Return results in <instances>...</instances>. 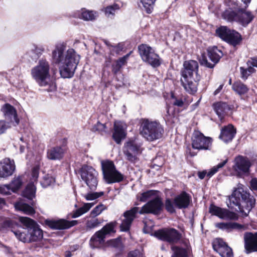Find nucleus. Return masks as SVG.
I'll list each match as a JSON object with an SVG mask.
<instances>
[{
  "instance_id": "nucleus-3",
  "label": "nucleus",
  "mask_w": 257,
  "mask_h": 257,
  "mask_svg": "<svg viewBox=\"0 0 257 257\" xmlns=\"http://www.w3.org/2000/svg\"><path fill=\"white\" fill-rule=\"evenodd\" d=\"M20 221L23 227L12 230L19 240L28 243L39 240L43 238V231L34 220L29 217H21Z\"/></svg>"
},
{
  "instance_id": "nucleus-53",
  "label": "nucleus",
  "mask_w": 257,
  "mask_h": 257,
  "mask_svg": "<svg viewBox=\"0 0 257 257\" xmlns=\"http://www.w3.org/2000/svg\"><path fill=\"white\" fill-rule=\"evenodd\" d=\"M247 66L251 68H257V56L250 57L246 62Z\"/></svg>"
},
{
  "instance_id": "nucleus-31",
  "label": "nucleus",
  "mask_w": 257,
  "mask_h": 257,
  "mask_svg": "<svg viewBox=\"0 0 257 257\" xmlns=\"http://www.w3.org/2000/svg\"><path fill=\"white\" fill-rule=\"evenodd\" d=\"M64 153V151L61 147H53L47 151V157L51 160H60L63 157Z\"/></svg>"
},
{
  "instance_id": "nucleus-4",
  "label": "nucleus",
  "mask_w": 257,
  "mask_h": 257,
  "mask_svg": "<svg viewBox=\"0 0 257 257\" xmlns=\"http://www.w3.org/2000/svg\"><path fill=\"white\" fill-rule=\"evenodd\" d=\"M255 199L245 191L243 185L240 184L232 194L228 197L226 204L228 207L233 208L237 207L242 212L246 210L248 213L255 204Z\"/></svg>"
},
{
  "instance_id": "nucleus-10",
  "label": "nucleus",
  "mask_w": 257,
  "mask_h": 257,
  "mask_svg": "<svg viewBox=\"0 0 257 257\" xmlns=\"http://www.w3.org/2000/svg\"><path fill=\"white\" fill-rule=\"evenodd\" d=\"M138 51L142 60L144 62L154 68L158 67L161 65L160 57L154 48L149 45L142 44L138 46Z\"/></svg>"
},
{
  "instance_id": "nucleus-22",
  "label": "nucleus",
  "mask_w": 257,
  "mask_h": 257,
  "mask_svg": "<svg viewBox=\"0 0 257 257\" xmlns=\"http://www.w3.org/2000/svg\"><path fill=\"white\" fill-rule=\"evenodd\" d=\"M184 69L182 70V77H198V64L195 60L185 61L183 64Z\"/></svg>"
},
{
  "instance_id": "nucleus-39",
  "label": "nucleus",
  "mask_w": 257,
  "mask_h": 257,
  "mask_svg": "<svg viewBox=\"0 0 257 257\" xmlns=\"http://www.w3.org/2000/svg\"><path fill=\"white\" fill-rule=\"evenodd\" d=\"M23 184L22 176H15L9 184V187L13 192H16L19 190Z\"/></svg>"
},
{
  "instance_id": "nucleus-42",
  "label": "nucleus",
  "mask_w": 257,
  "mask_h": 257,
  "mask_svg": "<svg viewBox=\"0 0 257 257\" xmlns=\"http://www.w3.org/2000/svg\"><path fill=\"white\" fill-rule=\"evenodd\" d=\"M116 225V222L115 221L110 222L109 223H107L99 231H100L101 233L106 238L107 235H108L111 233L115 232L114 228Z\"/></svg>"
},
{
  "instance_id": "nucleus-20",
  "label": "nucleus",
  "mask_w": 257,
  "mask_h": 257,
  "mask_svg": "<svg viewBox=\"0 0 257 257\" xmlns=\"http://www.w3.org/2000/svg\"><path fill=\"white\" fill-rule=\"evenodd\" d=\"M213 248L222 257H232V249L221 238H216L212 243Z\"/></svg>"
},
{
  "instance_id": "nucleus-62",
  "label": "nucleus",
  "mask_w": 257,
  "mask_h": 257,
  "mask_svg": "<svg viewBox=\"0 0 257 257\" xmlns=\"http://www.w3.org/2000/svg\"><path fill=\"white\" fill-rule=\"evenodd\" d=\"M121 68L119 65L115 63L112 66V71L116 74L119 71Z\"/></svg>"
},
{
  "instance_id": "nucleus-37",
  "label": "nucleus",
  "mask_w": 257,
  "mask_h": 257,
  "mask_svg": "<svg viewBox=\"0 0 257 257\" xmlns=\"http://www.w3.org/2000/svg\"><path fill=\"white\" fill-rule=\"evenodd\" d=\"M93 203H85L82 206L73 211L72 214V218H75L87 212L94 205Z\"/></svg>"
},
{
  "instance_id": "nucleus-8",
  "label": "nucleus",
  "mask_w": 257,
  "mask_h": 257,
  "mask_svg": "<svg viewBox=\"0 0 257 257\" xmlns=\"http://www.w3.org/2000/svg\"><path fill=\"white\" fill-rule=\"evenodd\" d=\"M101 165L103 179L107 184L119 183L123 180L124 175L116 170L112 161H102Z\"/></svg>"
},
{
  "instance_id": "nucleus-48",
  "label": "nucleus",
  "mask_w": 257,
  "mask_h": 257,
  "mask_svg": "<svg viewBox=\"0 0 257 257\" xmlns=\"http://www.w3.org/2000/svg\"><path fill=\"white\" fill-rule=\"evenodd\" d=\"M120 6L117 4H114L112 5L109 6L105 8V13L108 17L110 15H113L115 11L119 10Z\"/></svg>"
},
{
  "instance_id": "nucleus-46",
  "label": "nucleus",
  "mask_w": 257,
  "mask_h": 257,
  "mask_svg": "<svg viewBox=\"0 0 257 257\" xmlns=\"http://www.w3.org/2000/svg\"><path fill=\"white\" fill-rule=\"evenodd\" d=\"M55 182V179L52 176L48 174L46 175L43 177V180L41 182V184L44 188H46Z\"/></svg>"
},
{
  "instance_id": "nucleus-6",
  "label": "nucleus",
  "mask_w": 257,
  "mask_h": 257,
  "mask_svg": "<svg viewBox=\"0 0 257 257\" xmlns=\"http://www.w3.org/2000/svg\"><path fill=\"white\" fill-rule=\"evenodd\" d=\"M222 16L227 22H235L243 27L247 26L254 19L251 12L240 8H228L223 13Z\"/></svg>"
},
{
  "instance_id": "nucleus-26",
  "label": "nucleus",
  "mask_w": 257,
  "mask_h": 257,
  "mask_svg": "<svg viewBox=\"0 0 257 257\" xmlns=\"http://www.w3.org/2000/svg\"><path fill=\"white\" fill-rule=\"evenodd\" d=\"M234 170L239 173H246L249 171L250 162L246 157L238 156L235 159Z\"/></svg>"
},
{
  "instance_id": "nucleus-28",
  "label": "nucleus",
  "mask_w": 257,
  "mask_h": 257,
  "mask_svg": "<svg viewBox=\"0 0 257 257\" xmlns=\"http://www.w3.org/2000/svg\"><path fill=\"white\" fill-rule=\"evenodd\" d=\"M215 227L227 232L234 230H240L244 229V226L235 222H220L215 224Z\"/></svg>"
},
{
  "instance_id": "nucleus-58",
  "label": "nucleus",
  "mask_w": 257,
  "mask_h": 257,
  "mask_svg": "<svg viewBox=\"0 0 257 257\" xmlns=\"http://www.w3.org/2000/svg\"><path fill=\"white\" fill-rule=\"evenodd\" d=\"M112 50L114 51L116 53L118 54L123 49L122 45L119 44L117 45L111 46Z\"/></svg>"
},
{
  "instance_id": "nucleus-35",
  "label": "nucleus",
  "mask_w": 257,
  "mask_h": 257,
  "mask_svg": "<svg viewBox=\"0 0 257 257\" xmlns=\"http://www.w3.org/2000/svg\"><path fill=\"white\" fill-rule=\"evenodd\" d=\"M76 16L85 21H92L95 19L97 13L95 12L83 9L81 12H78Z\"/></svg>"
},
{
  "instance_id": "nucleus-14",
  "label": "nucleus",
  "mask_w": 257,
  "mask_h": 257,
  "mask_svg": "<svg viewBox=\"0 0 257 257\" xmlns=\"http://www.w3.org/2000/svg\"><path fill=\"white\" fill-rule=\"evenodd\" d=\"M212 144V139L207 137L199 132H195L192 137V146L198 150H210Z\"/></svg>"
},
{
  "instance_id": "nucleus-44",
  "label": "nucleus",
  "mask_w": 257,
  "mask_h": 257,
  "mask_svg": "<svg viewBox=\"0 0 257 257\" xmlns=\"http://www.w3.org/2000/svg\"><path fill=\"white\" fill-rule=\"evenodd\" d=\"M156 0H140L143 5V10L148 14H151L153 10L154 5Z\"/></svg>"
},
{
  "instance_id": "nucleus-30",
  "label": "nucleus",
  "mask_w": 257,
  "mask_h": 257,
  "mask_svg": "<svg viewBox=\"0 0 257 257\" xmlns=\"http://www.w3.org/2000/svg\"><path fill=\"white\" fill-rule=\"evenodd\" d=\"M213 107L214 111L221 121L230 109L226 103L223 102H217L214 103Z\"/></svg>"
},
{
  "instance_id": "nucleus-36",
  "label": "nucleus",
  "mask_w": 257,
  "mask_h": 257,
  "mask_svg": "<svg viewBox=\"0 0 257 257\" xmlns=\"http://www.w3.org/2000/svg\"><path fill=\"white\" fill-rule=\"evenodd\" d=\"M15 206L16 209L22 211L28 215H32L35 213V209L33 207L22 201L16 202Z\"/></svg>"
},
{
  "instance_id": "nucleus-60",
  "label": "nucleus",
  "mask_w": 257,
  "mask_h": 257,
  "mask_svg": "<svg viewBox=\"0 0 257 257\" xmlns=\"http://www.w3.org/2000/svg\"><path fill=\"white\" fill-rule=\"evenodd\" d=\"M250 184L252 189L257 191V178H252L250 182Z\"/></svg>"
},
{
  "instance_id": "nucleus-15",
  "label": "nucleus",
  "mask_w": 257,
  "mask_h": 257,
  "mask_svg": "<svg viewBox=\"0 0 257 257\" xmlns=\"http://www.w3.org/2000/svg\"><path fill=\"white\" fill-rule=\"evenodd\" d=\"M209 212L222 219L236 221L238 219V215L237 213L215 205L210 206Z\"/></svg>"
},
{
  "instance_id": "nucleus-19",
  "label": "nucleus",
  "mask_w": 257,
  "mask_h": 257,
  "mask_svg": "<svg viewBox=\"0 0 257 257\" xmlns=\"http://www.w3.org/2000/svg\"><path fill=\"white\" fill-rule=\"evenodd\" d=\"M245 252H257V232H246L243 235Z\"/></svg>"
},
{
  "instance_id": "nucleus-63",
  "label": "nucleus",
  "mask_w": 257,
  "mask_h": 257,
  "mask_svg": "<svg viewBox=\"0 0 257 257\" xmlns=\"http://www.w3.org/2000/svg\"><path fill=\"white\" fill-rule=\"evenodd\" d=\"M223 86V84L220 85L214 91V94L216 95L217 94H218L220 92L221 90L222 89Z\"/></svg>"
},
{
  "instance_id": "nucleus-51",
  "label": "nucleus",
  "mask_w": 257,
  "mask_h": 257,
  "mask_svg": "<svg viewBox=\"0 0 257 257\" xmlns=\"http://www.w3.org/2000/svg\"><path fill=\"white\" fill-rule=\"evenodd\" d=\"M172 103L174 105L178 107H182L184 104V101L181 98L176 97L174 94H172Z\"/></svg>"
},
{
  "instance_id": "nucleus-43",
  "label": "nucleus",
  "mask_w": 257,
  "mask_h": 257,
  "mask_svg": "<svg viewBox=\"0 0 257 257\" xmlns=\"http://www.w3.org/2000/svg\"><path fill=\"white\" fill-rule=\"evenodd\" d=\"M240 77L241 79L244 80H246L248 76L251 74L255 72L256 70L254 68H251L247 66V68H245L243 67L239 68Z\"/></svg>"
},
{
  "instance_id": "nucleus-21",
  "label": "nucleus",
  "mask_w": 257,
  "mask_h": 257,
  "mask_svg": "<svg viewBox=\"0 0 257 257\" xmlns=\"http://www.w3.org/2000/svg\"><path fill=\"white\" fill-rule=\"evenodd\" d=\"M16 170L13 160L6 158L0 162V178H7L12 176Z\"/></svg>"
},
{
  "instance_id": "nucleus-18",
  "label": "nucleus",
  "mask_w": 257,
  "mask_h": 257,
  "mask_svg": "<svg viewBox=\"0 0 257 257\" xmlns=\"http://www.w3.org/2000/svg\"><path fill=\"white\" fill-rule=\"evenodd\" d=\"M207 51L208 58L213 63L208 62L206 58L204 57H202V59L200 60V63L201 65L212 68L214 66L215 64L219 61L220 58L222 56V53L217 47L209 48Z\"/></svg>"
},
{
  "instance_id": "nucleus-25",
  "label": "nucleus",
  "mask_w": 257,
  "mask_h": 257,
  "mask_svg": "<svg viewBox=\"0 0 257 257\" xmlns=\"http://www.w3.org/2000/svg\"><path fill=\"white\" fill-rule=\"evenodd\" d=\"M126 124L122 121H115L112 138L117 144H119L126 136Z\"/></svg>"
},
{
  "instance_id": "nucleus-40",
  "label": "nucleus",
  "mask_w": 257,
  "mask_h": 257,
  "mask_svg": "<svg viewBox=\"0 0 257 257\" xmlns=\"http://www.w3.org/2000/svg\"><path fill=\"white\" fill-rule=\"evenodd\" d=\"M157 191L155 190H149L146 192L142 193L140 195H137V198L141 202H146L149 199L152 200L155 197H157Z\"/></svg>"
},
{
  "instance_id": "nucleus-29",
  "label": "nucleus",
  "mask_w": 257,
  "mask_h": 257,
  "mask_svg": "<svg viewBox=\"0 0 257 257\" xmlns=\"http://www.w3.org/2000/svg\"><path fill=\"white\" fill-rule=\"evenodd\" d=\"M105 237L99 230L96 231L91 237L89 244L93 248H100L103 245Z\"/></svg>"
},
{
  "instance_id": "nucleus-33",
  "label": "nucleus",
  "mask_w": 257,
  "mask_h": 257,
  "mask_svg": "<svg viewBox=\"0 0 257 257\" xmlns=\"http://www.w3.org/2000/svg\"><path fill=\"white\" fill-rule=\"evenodd\" d=\"M227 163V160L223 161V162L219 163L217 165L214 166L208 172L206 171H203L202 172H199L198 173V177L200 179H203L205 175L209 178L211 177L214 174L217 173L218 170L222 168Z\"/></svg>"
},
{
  "instance_id": "nucleus-52",
  "label": "nucleus",
  "mask_w": 257,
  "mask_h": 257,
  "mask_svg": "<svg viewBox=\"0 0 257 257\" xmlns=\"http://www.w3.org/2000/svg\"><path fill=\"white\" fill-rule=\"evenodd\" d=\"M12 126L6 120H0V135L5 133L7 129Z\"/></svg>"
},
{
  "instance_id": "nucleus-12",
  "label": "nucleus",
  "mask_w": 257,
  "mask_h": 257,
  "mask_svg": "<svg viewBox=\"0 0 257 257\" xmlns=\"http://www.w3.org/2000/svg\"><path fill=\"white\" fill-rule=\"evenodd\" d=\"M81 178L89 188L93 190L97 185V175L96 171L91 166L88 165L83 166L80 170Z\"/></svg>"
},
{
  "instance_id": "nucleus-41",
  "label": "nucleus",
  "mask_w": 257,
  "mask_h": 257,
  "mask_svg": "<svg viewBox=\"0 0 257 257\" xmlns=\"http://www.w3.org/2000/svg\"><path fill=\"white\" fill-rule=\"evenodd\" d=\"M36 190L34 183H29L23 192V195L29 200H32L35 197Z\"/></svg>"
},
{
  "instance_id": "nucleus-47",
  "label": "nucleus",
  "mask_w": 257,
  "mask_h": 257,
  "mask_svg": "<svg viewBox=\"0 0 257 257\" xmlns=\"http://www.w3.org/2000/svg\"><path fill=\"white\" fill-rule=\"evenodd\" d=\"M106 209V206L103 204H99L94 207L90 212V215H92L94 217H96L100 215L103 211Z\"/></svg>"
},
{
  "instance_id": "nucleus-61",
  "label": "nucleus",
  "mask_w": 257,
  "mask_h": 257,
  "mask_svg": "<svg viewBox=\"0 0 257 257\" xmlns=\"http://www.w3.org/2000/svg\"><path fill=\"white\" fill-rule=\"evenodd\" d=\"M13 224V221L11 220H6L3 223V225L5 227H12Z\"/></svg>"
},
{
  "instance_id": "nucleus-56",
  "label": "nucleus",
  "mask_w": 257,
  "mask_h": 257,
  "mask_svg": "<svg viewBox=\"0 0 257 257\" xmlns=\"http://www.w3.org/2000/svg\"><path fill=\"white\" fill-rule=\"evenodd\" d=\"M10 190L11 189L9 187V184L0 185V193L7 195L9 194Z\"/></svg>"
},
{
  "instance_id": "nucleus-17",
  "label": "nucleus",
  "mask_w": 257,
  "mask_h": 257,
  "mask_svg": "<svg viewBox=\"0 0 257 257\" xmlns=\"http://www.w3.org/2000/svg\"><path fill=\"white\" fill-rule=\"evenodd\" d=\"M4 116L10 124L16 126L18 124L19 120L18 118L17 110L16 108L9 103L5 104L1 108Z\"/></svg>"
},
{
  "instance_id": "nucleus-5",
  "label": "nucleus",
  "mask_w": 257,
  "mask_h": 257,
  "mask_svg": "<svg viewBox=\"0 0 257 257\" xmlns=\"http://www.w3.org/2000/svg\"><path fill=\"white\" fill-rule=\"evenodd\" d=\"M31 74L40 86L49 87L47 89L48 92L56 90V85L52 80L50 74V65L46 60H40L38 64L31 69Z\"/></svg>"
},
{
  "instance_id": "nucleus-45",
  "label": "nucleus",
  "mask_w": 257,
  "mask_h": 257,
  "mask_svg": "<svg viewBox=\"0 0 257 257\" xmlns=\"http://www.w3.org/2000/svg\"><path fill=\"white\" fill-rule=\"evenodd\" d=\"M172 249L174 251L172 257H188L186 249L177 246H172Z\"/></svg>"
},
{
  "instance_id": "nucleus-55",
  "label": "nucleus",
  "mask_w": 257,
  "mask_h": 257,
  "mask_svg": "<svg viewBox=\"0 0 257 257\" xmlns=\"http://www.w3.org/2000/svg\"><path fill=\"white\" fill-rule=\"evenodd\" d=\"M39 167L38 166H35L32 172V181H35L37 180L39 176Z\"/></svg>"
},
{
  "instance_id": "nucleus-57",
  "label": "nucleus",
  "mask_w": 257,
  "mask_h": 257,
  "mask_svg": "<svg viewBox=\"0 0 257 257\" xmlns=\"http://www.w3.org/2000/svg\"><path fill=\"white\" fill-rule=\"evenodd\" d=\"M128 257H144L143 254L139 250H135L129 252Z\"/></svg>"
},
{
  "instance_id": "nucleus-50",
  "label": "nucleus",
  "mask_w": 257,
  "mask_h": 257,
  "mask_svg": "<svg viewBox=\"0 0 257 257\" xmlns=\"http://www.w3.org/2000/svg\"><path fill=\"white\" fill-rule=\"evenodd\" d=\"M103 195V192H93V193H87V194L84 195V198L87 200H95L99 197Z\"/></svg>"
},
{
  "instance_id": "nucleus-59",
  "label": "nucleus",
  "mask_w": 257,
  "mask_h": 257,
  "mask_svg": "<svg viewBox=\"0 0 257 257\" xmlns=\"http://www.w3.org/2000/svg\"><path fill=\"white\" fill-rule=\"evenodd\" d=\"M154 165L161 167L163 164V159L161 156L157 157L154 160Z\"/></svg>"
},
{
  "instance_id": "nucleus-27",
  "label": "nucleus",
  "mask_w": 257,
  "mask_h": 257,
  "mask_svg": "<svg viewBox=\"0 0 257 257\" xmlns=\"http://www.w3.org/2000/svg\"><path fill=\"white\" fill-rule=\"evenodd\" d=\"M236 134V130L232 124H229L223 127L219 136V139L225 143H228L232 140Z\"/></svg>"
},
{
  "instance_id": "nucleus-11",
  "label": "nucleus",
  "mask_w": 257,
  "mask_h": 257,
  "mask_svg": "<svg viewBox=\"0 0 257 257\" xmlns=\"http://www.w3.org/2000/svg\"><path fill=\"white\" fill-rule=\"evenodd\" d=\"M216 35L222 40L235 46L241 40V35L234 30H231L226 26H221L216 30Z\"/></svg>"
},
{
  "instance_id": "nucleus-38",
  "label": "nucleus",
  "mask_w": 257,
  "mask_h": 257,
  "mask_svg": "<svg viewBox=\"0 0 257 257\" xmlns=\"http://www.w3.org/2000/svg\"><path fill=\"white\" fill-rule=\"evenodd\" d=\"M232 88L234 91L240 95L246 93L248 91L247 86L240 81L234 82Z\"/></svg>"
},
{
  "instance_id": "nucleus-64",
  "label": "nucleus",
  "mask_w": 257,
  "mask_h": 257,
  "mask_svg": "<svg viewBox=\"0 0 257 257\" xmlns=\"http://www.w3.org/2000/svg\"><path fill=\"white\" fill-rule=\"evenodd\" d=\"M72 255L70 251H67L65 253V257H71Z\"/></svg>"
},
{
  "instance_id": "nucleus-7",
  "label": "nucleus",
  "mask_w": 257,
  "mask_h": 257,
  "mask_svg": "<svg viewBox=\"0 0 257 257\" xmlns=\"http://www.w3.org/2000/svg\"><path fill=\"white\" fill-rule=\"evenodd\" d=\"M141 134L149 141L161 139L164 131L162 125L157 121L144 119L141 125Z\"/></svg>"
},
{
  "instance_id": "nucleus-49",
  "label": "nucleus",
  "mask_w": 257,
  "mask_h": 257,
  "mask_svg": "<svg viewBox=\"0 0 257 257\" xmlns=\"http://www.w3.org/2000/svg\"><path fill=\"white\" fill-rule=\"evenodd\" d=\"M105 125L98 121L96 124L94 125L91 128L92 132H97L99 133L102 134L103 132H105Z\"/></svg>"
},
{
  "instance_id": "nucleus-23",
  "label": "nucleus",
  "mask_w": 257,
  "mask_h": 257,
  "mask_svg": "<svg viewBox=\"0 0 257 257\" xmlns=\"http://www.w3.org/2000/svg\"><path fill=\"white\" fill-rule=\"evenodd\" d=\"M199 77H182L181 82L186 91L190 94L195 93L197 90Z\"/></svg>"
},
{
  "instance_id": "nucleus-34",
  "label": "nucleus",
  "mask_w": 257,
  "mask_h": 257,
  "mask_svg": "<svg viewBox=\"0 0 257 257\" xmlns=\"http://www.w3.org/2000/svg\"><path fill=\"white\" fill-rule=\"evenodd\" d=\"M240 1L241 3L238 0H224V2L228 8H240L241 9H244L248 8L251 0Z\"/></svg>"
},
{
  "instance_id": "nucleus-16",
  "label": "nucleus",
  "mask_w": 257,
  "mask_h": 257,
  "mask_svg": "<svg viewBox=\"0 0 257 257\" xmlns=\"http://www.w3.org/2000/svg\"><path fill=\"white\" fill-rule=\"evenodd\" d=\"M140 146L135 141L126 142L123 147V152L126 159L131 162H135L137 160V155L140 152Z\"/></svg>"
},
{
  "instance_id": "nucleus-54",
  "label": "nucleus",
  "mask_w": 257,
  "mask_h": 257,
  "mask_svg": "<svg viewBox=\"0 0 257 257\" xmlns=\"http://www.w3.org/2000/svg\"><path fill=\"white\" fill-rule=\"evenodd\" d=\"M131 53V52L130 53H128V54H127L126 55H125L123 57L119 58L118 60H117L116 61L115 63H116L117 64L119 65L121 67L123 65H124L125 64V63L126 62V60L128 59V58L129 57Z\"/></svg>"
},
{
  "instance_id": "nucleus-1",
  "label": "nucleus",
  "mask_w": 257,
  "mask_h": 257,
  "mask_svg": "<svg viewBox=\"0 0 257 257\" xmlns=\"http://www.w3.org/2000/svg\"><path fill=\"white\" fill-rule=\"evenodd\" d=\"M80 59V55L74 49L66 50L64 43L57 44L52 52V63L58 67L60 74L64 78L73 76Z\"/></svg>"
},
{
  "instance_id": "nucleus-24",
  "label": "nucleus",
  "mask_w": 257,
  "mask_h": 257,
  "mask_svg": "<svg viewBox=\"0 0 257 257\" xmlns=\"http://www.w3.org/2000/svg\"><path fill=\"white\" fill-rule=\"evenodd\" d=\"M47 224L51 228L54 229H66L77 224V220L68 221L65 219L56 220H48Z\"/></svg>"
},
{
  "instance_id": "nucleus-9",
  "label": "nucleus",
  "mask_w": 257,
  "mask_h": 257,
  "mask_svg": "<svg viewBox=\"0 0 257 257\" xmlns=\"http://www.w3.org/2000/svg\"><path fill=\"white\" fill-rule=\"evenodd\" d=\"M192 201L191 196L185 191L176 196L173 200L167 198L165 202L166 210L170 213H175V208L179 209H186L188 207Z\"/></svg>"
},
{
  "instance_id": "nucleus-13",
  "label": "nucleus",
  "mask_w": 257,
  "mask_h": 257,
  "mask_svg": "<svg viewBox=\"0 0 257 257\" xmlns=\"http://www.w3.org/2000/svg\"><path fill=\"white\" fill-rule=\"evenodd\" d=\"M155 236L158 239L170 243L178 242L181 238V234L174 228H164L156 231Z\"/></svg>"
},
{
  "instance_id": "nucleus-2",
  "label": "nucleus",
  "mask_w": 257,
  "mask_h": 257,
  "mask_svg": "<svg viewBox=\"0 0 257 257\" xmlns=\"http://www.w3.org/2000/svg\"><path fill=\"white\" fill-rule=\"evenodd\" d=\"M163 202L158 197L151 200L145 204L139 210V208L134 207L129 210L123 213L124 219L120 225V230L122 231H127L130 230L131 224L136 217L137 214L139 213L141 214L145 213H152L158 214L160 213L162 207Z\"/></svg>"
},
{
  "instance_id": "nucleus-32",
  "label": "nucleus",
  "mask_w": 257,
  "mask_h": 257,
  "mask_svg": "<svg viewBox=\"0 0 257 257\" xmlns=\"http://www.w3.org/2000/svg\"><path fill=\"white\" fill-rule=\"evenodd\" d=\"M103 222L102 218L94 217L89 214L86 217L85 227L87 230H90L98 227Z\"/></svg>"
}]
</instances>
